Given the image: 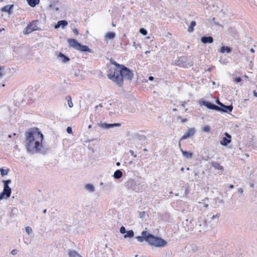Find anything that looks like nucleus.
<instances>
[{
    "mask_svg": "<svg viewBox=\"0 0 257 257\" xmlns=\"http://www.w3.org/2000/svg\"><path fill=\"white\" fill-rule=\"evenodd\" d=\"M232 52V48L229 46H222L220 47L219 52L221 53H226L227 54L230 53Z\"/></svg>",
    "mask_w": 257,
    "mask_h": 257,
    "instance_id": "nucleus-17",
    "label": "nucleus"
},
{
    "mask_svg": "<svg viewBox=\"0 0 257 257\" xmlns=\"http://www.w3.org/2000/svg\"><path fill=\"white\" fill-rule=\"evenodd\" d=\"M137 137H138V140L141 141L142 143L144 142L147 140L146 137L144 135H138L137 136Z\"/></svg>",
    "mask_w": 257,
    "mask_h": 257,
    "instance_id": "nucleus-32",
    "label": "nucleus"
},
{
    "mask_svg": "<svg viewBox=\"0 0 257 257\" xmlns=\"http://www.w3.org/2000/svg\"><path fill=\"white\" fill-rule=\"evenodd\" d=\"M18 253V250L16 249H14L12 250L11 251V253L13 254V255H15L17 253Z\"/></svg>",
    "mask_w": 257,
    "mask_h": 257,
    "instance_id": "nucleus-48",
    "label": "nucleus"
},
{
    "mask_svg": "<svg viewBox=\"0 0 257 257\" xmlns=\"http://www.w3.org/2000/svg\"><path fill=\"white\" fill-rule=\"evenodd\" d=\"M253 94L254 97H257V92L255 90H253Z\"/></svg>",
    "mask_w": 257,
    "mask_h": 257,
    "instance_id": "nucleus-55",
    "label": "nucleus"
},
{
    "mask_svg": "<svg viewBox=\"0 0 257 257\" xmlns=\"http://www.w3.org/2000/svg\"><path fill=\"white\" fill-rule=\"evenodd\" d=\"M100 126L104 129H109L112 127V123H107L106 122L100 123Z\"/></svg>",
    "mask_w": 257,
    "mask_h": 257,
    "instance_id": "nucleus-24",
    "label": "nucleus"
},
{
    "mask_svg": "<svg viewBox=\"0 0 257 257\" xmlns=\"http://www.w3.org/2000/svg\"><path fill=\"white\" fill-rule=\"evenodd\" d=\"M105 37L109 39H113L115 37V34L113 32H109L106 34Z\"/></svg>",
    "mask_w": 257,
    "mask_h": 257,
    "instance_id": "nucleus-29",
    "label": "nucleus"
},
{
    "mask_svg": "<svg viewBox=\"0 0 257 257\" xmlns=\"http://www.w3.org/2000/svg\"><path fill=\"white\" fill-rule=\"evenodd\" d=\"M220 216V213H217L216 215H213L212 217H211V219L213 220L215 218H218Z\"/></svg>",
    "mask_w": 257,
    "mask_h": 257,
    "instance_id": "nucleus-44",
    "label": "nucleus"
},
{
    "mask_svg": "<svg viewBox=\"0 0 257 257\" xmlns=\"http://www.w3.org/2000/svg\"><path fill=\"white\" fill-rule=\"evenodd\" d=\"M154 77H153V76H149V78H148V79H149V80H150V81H152V80H154Z\"/></svg>",
    "mask_w": 257,
    "mask_h": 257,
    "instance_id": "nucleus-56",
    "label": "nucleus"
},
{
    "mask_svg": "<svg viewBox=\"0 0 257 257\" xmlns=\"http://www.w3.org/2000/svg\"><path fill=\"white\" fill-rule=\"evenodd\" d=\"M125 233L126 234H125L123 236L124 238H132L134 236V232L133 230L126 231Z\"/></svg>",
    "mask_w": 257,
    "mask_h": 257,
    "instance_id": "nucleus-25",
    "label": "nucleus"
},
{
    "mask_svg": "<svg viewBox=\"0 0 257 257\" xmlns=\"http://www.w3.org/2000/svg\"><path fill=\"white\" fill-rule=\"evenodd\" d=\"M237 191H238V192L239 193H241V194H242V193H243V189H242V188H239V189H238V190H237Z\"/></svg>",
    "mask_w": 257,
    "mask_h": 257,
    "instance_id": "nucleus-54",
    "label": "nucleus"
},
{
    "mask_svg": "<svg viewBox=\"0 0 257 257\" xmlns=\"http://www.w3.org/2000/svg\"><path fill=\"white\" fill-rule=\"evenodd\" d=\"M9 171V169L5 170L3 168H0L1 175L2 177H4L6 175H7Z\"/></svg>",
    "mask_w": 257,
    "mask_h": 257,
    "instance_id": "nucleus-31",
    "label": "nucleus"
},
{
    "mask_svg": "<svg viewBox=\"0 0 257 257\" xmlns=\"http://www.w3.org/2000/svg\"><path fill=\"white\" fill-rule=\"evenodd\" d=\"M195 128L194 127L190 128L187 132L185 133L182 137L181 140H186L194 135Z\"/></svg>",
    "mask_w": 257,
    "mask_h": 257,
    "instance_id": "nucleus-14",
    "label": "nucleus"
},
{
    "mask_svg": "<svg viewBox=\"0 0 257 257\" xmlns=\"http://www.w3.org/2000/svg\"><path fill=\"white\" fill-rule=\"evenodd\" d=\"M177 118L181 119V122L182 123L186 122L188 120L187 118H182L181 116H178Z\"/></svg>",
    "mask_w": 257,
    "mask_h": 257,
    "instance_id": "nucleus-43",
    "label": "nucleus"
},
{
    "mask_svg": "<svg viewBox=\"0 0 257 257\" xmlns=\"http://www.w3.org/2000/svg\"><path fill=\"white\" fill-rule=\"evenodd\" d=\"M201 42L203 44H211L213 42V38L211 36H203L201 38Z\"/></svg>",
    "mask_w": 257,
    "mask_h": 257,
    "instance_id": "nucleus-15",
    "label": "nucleus"
},
{
    "mask_svg": "<svg viewBox=\"0 0 257 257\" xmlns=\"http://www.w3.org/2000/svg\"><path fill=\"white\" fill-rule=\"evenodd\" d=\"M211 165L215 169L218 170L223 172L224 168L220 165V164L216 162L212 161L211 162Z\"/></svg>",
    "mask_w": 257,
    "mask_h": 257,
    "instance_id": "nucleus-21",
    "label": "nucleus"
},
{
    "mask_svg": "<svg viewBox=\"0 0 257 257\" xmlns=\"http://www.w3.org/2000/svg\"><path fill=\"white\" fill-rule=\"evenodd\" d=\"M145 213H146V212L145 211L140 212L139 215H140V218H143L145 216Z\"/></svg>",
    "mask_w": 257,
    "mask_h": 257,
    "instance_id": "nucleus-45",
    "label": "nucleus"
},
{
    "mask_svg": "<svg viewBox=\"0 0 257 257\" xmlns=\"http://www.w3.org/2000/svg\"><path fill=\"white\" fill-rule=\"evenodd\" d=\"M176 65L188 68L191 67L193 65V63L190 60V58L187 56H181L178 59L176 60L175 61Z\"/></svg>",
    "mask_w": 257,
    "mask_h": 257,
    "instance_id": "nucleus-6",
    "label": "nucleus"
},
{
    "mask_svg": "<svg viewBox=\"0 0 257 257\" xmlns=\"http://www.w3.org/2000/svg\"><path fill=\"white\" fill-rule=\"evenodd\" d=\"M124 185L127 189L136 192H142L143 189V185H142V183H137L132 179H130L125 182Z\"/></svg>",
    "mask_w": 257,
    "mask_h": 257,
    "instance_id": "nucleus-5",
    "label": "nucleus"
},
{
    "mask_svg": "<svg viewBox=\"0 0 257 257\" xmlns=\"http://www.w3.org/2000/svg\"><path fill=\"white\" fill-rule=\"evenodd\" d=\"M112 127H115V126H121V123H112Z\"/></svg>",
    "mask_w": 257,
    "mask_h": 257,
    "instance_id": "nucleus-47",
    "label": "nucleus"
},
{
    "mask_svg": "<svg viewBox=\"0 0 257 257\" xmlns=\"http://www.w3.org/2000/svg\"><path fill=\"white\" fill-rule=\"evenodd\" d=\"M136 238L140 242L146 241L150 245L158 248H163L168 245L167 241L163 238L143 230L141 236H137Z\"/></svg>",
    "mask_w": 257,
    "mask_h": 257,
    "instance_id": "nucleus-3",
    "label": "nucleus"
},
{
    "mask_svg": "<svg viewBox=\"0 0 257 257\" xmlns=\"http://www.w3.org/2000/svg\"><path fill=\"white\" fill-rule=\"evenodd\" d=\"M215 67L214 66H212L211 67H209L208 68V69L207 70V71H209V72H211L212 71V70Z\"/></svg>",
    "mask_w": 257,
    "mask_h": 257,
    "instance_id": "nucleus-53",
    "label": "nucleus"
},
{
    "mask_svg": "<svg viewBox=\"0 0 257 257\" xmlns=\"http://www.w3.org/2000/svg\"><path fill=\"white\" fill-rule=\"evenodd\" d=\"M116 165L117 166H118H118H119L120 165V162H117V163H116Z\"/></svg>",
    "mask_w": 257,
    "mask_h": 257,
    "instance_id": "nucleus-61",
    "label": "nucleus"
},
{
    "mask_svg": "<svg viewBox=\"0 0 257 257\" xmlns=\"http://www.w3.org/2000/svg\"><path fill=\"white\" fill-rule=\"evenodd\" d=\"M32 28L36 29V31L40 30V29L37 27V23H35V24L32 27Z\"/></svg>",
    "mask_w": 257,
    "mask_h": 257,
    "instance_id": "nucleus-46",
    "label": "nucleus"
},
{
    "mask_svg": "<svg viewBox=\"0 0 257 257\" xmlns=\"http://www.w3.org/2000/svg\"><path fill=\"white\" fill-rule=\"evenodd\" d=\"M196 25V23L195 21H192L188 28V32L189 33H192L194 30V27Z\"/></svg>",
    "mask_w": 257,
    "mask_h": 257,
    "instance_id": "nucleus-27",
    "label": "nucleus"
},
{
    "mask_svg": "<svg viewBox=\"0 0 257 257\" xmlns=\"http://www.w3.org/2000/svg\"><path fill=\"white\" fill-rule=\"evenodd\" d=\"M180 151L182 153L183 156L186 159H191L193 157V153L189 151H184L182 149H180Z\"/></svg>",
    "mask_w": 257,
    "mask_h": 257,
    "instance_id": "nucleus-18",
    "label": "nucleus"
},
{
    "mask_svg": "<svg viewBox=\"0 0 257 257\" xmlns=\"http://www.w3.org/2000/svg\"><path fill=\"white\" fill-rule=\"evenodd\" d=\"M242 81V78L240 77L235 78L234 81L236 83H239Z\"/></svg>",
    "mask_w": 257,
    "mask_h": 257,
    "instance_id": "nucleus-41",
    "label": "nucleus"
},
{
    "mask_svg": "<svg viewBox=\"0 0 257 257\" xmlns=\"http://www.w3.org/2000/svg\"><path fill=\"white\" fill-rule=\"evenodd\" d=\"M186 102H185V101H184V102L181 104V105H182L183 107H185V104H186Z\"/></svg>",
    "mask_w": 257,
    "mask_h": 257,
    "instance_id": "nucleus-60",
    "label": "nucleus"
},
{
    "mask_svg": "<svg viewBox=\"0 0 257 257\" xmlns=\"http://www.w3.org/2000/svg\"><path fill=\"white\" fill-rule=\"evenodd\" d=\"M49 7H50V8H53H53H54V6H53V5H52V4H50V5H49Z\"/></svg>",
    "mask_w": 257,
    "mask_h": 257,
    "instance_id": "nucleus-62",
    "label": "nucleus"
},
{
    "mask_svg": "<svg viewBox=\"0 0 257 257\" xmlns=\"http://www.w3.org/2000/svg\"><path fill=\"white\" fill-rule=\"evenodd\" d=\"M68 42L69 47L79 51L81 52L93 53V51L90 49L88 46L79 43L78 41L75 39H68Z\"/></svg>",
    "mask_w": 257,
    "mask_h": 257,
    "instance_id": "nucleus-4",
    "label": "nucleus"
},
{
    "mask_svg": "<svg viewBox=\"0 0 257 257\" xmlns=\"http://www.w3.org/2000/svg\"><path fill=\"white\" fill-rule=\"evenodd\" d=\"M5 67L0 66V78H2L4 75L3 71L4 70Z\"/></svg>",
    "mask_w": 257,
    "mask_h": 257,
    "instance_id": "nucleus-39",
    "label": "nucleus"
},
{
    "mask_svg": "<svg viewBox=\"0 0 257 257\" xmlns=\"http://www.w3.org/2000/svg\"><path fill=\"white\" fill-rule=\"evenodd\" d=\"M27 3L31 7H35L39 4L40 0H27Z\"/></svg>",
    "mask_w": 257,
    "mask_h": 257,
    "instance_id": "nucleus-23",
    "label": "nucleus"
},
{
    "mask_svg": "<svg viewBox=\"0 0 257 257\" xmlns=\"http://www.w3.org/2000/svg\"><path fill=\"white\" fill-rule=\"evenodd\" d=\"M66 132L68 134H71L72 133V129L71 127L68 126L66 128Z\"/></svg>",
    "mask_w": 257,
    "mask_h": 257,
    "instance_id": "nucleus-42",
    "label": "nucleus"
},
{
    "mask_svg": "<svg viewBox=\"0 0 257 257\" xmlns=\"http://www.w3.org/2000/svg\"><path fill=\"white\" fill-rule=\"evenodd\" d=\"M66 99L68 101V105L69 107L70 108H72L73 106V103L72 101L71 97L70 95H67L66 97Z\"/></svg>",
    "mask_w": 257,
    "mask_h": 257,
    "instance_id": "nucleus-30",
    "label": "nucleus"
},
{
    "mask_svg": "<svg viewBox=\"0 0 257 257\" xmlns=\"http://www.w3.org/2000/svg\"><path fill=\"white\" fill-rule=\"evenodd\" d=\"M190 246L191 248V250H193V251H195L198 249L197 246L194 244H192Z\"/></svg>",
    "mask_w": 257,
    "mask_h": 257,
    "instance_id": "nucleus-37",
    "label": "nucleus"
},
{
    "mask_svg": "<svg viewBox=\"0 0 257 257\" xmlns=\"http://www.w3.org/2000/svg\"><path fill=\"white\" fill-rule=\"evenodd\" d=\"M249 51L251 53H254V51H255L253 48H251Z\"/></svg>",
    "mask_w": 257,
    "mask_h": 257,
    "instance_id": "nucleus-59",
    "label": "nucleus"
},
{
    "mask_svg": "<svg viewBox=\"0 0 257 257\" xmlns=\"http://www.w3.org/2000/svg\"><path fill=\"white\" fill-rule=\"evenodd\" d=\"M98 107H103L102 104V103H99V105H96L95 107V108L96 109Z\"/></svg>",
    "mask_w": 257,
    "mask_h": 257,
    "instance_id": "nucleus-52",
    "label": "nucleus"
},
{
    "mask_svg": "<svg viewBox=\"0 0 257 257\" xmlns=\"http://www.w3.org/2000/svg\"><path fill=\"white\" fill-rule=\"evenodd\" d=\"M119 231L121 234H125V232H126L125 228L123 226L120 227Z\"/></svg>",
    "mask_w": 257,
    "mask_h": 257,
    "instance_id": "nucleus-38",
    "label": "nucleus"
},
{
    "mask_svg": "<svg viewBox=\"0 0 257 257\" xmlns=\"http://www.w3.org/2000/svg\"><path fill=\"white\" fill-rule=\"evenodd\" d=\"M116 70L112 69L109 74V79L115 83L118 87H121L123 84L124 80L131 82L134 78L133 72L124 65L121 66L115 73Z\"/></svg>",
    "mask_w": 257,
    "mask_h": 257,
    "instance_id": "nucleus-2",
    "label": "nucleus"
},
{
    "mask_svg": "<svg viewBox=\"0 0 257 257\" xmlns=\"http://www.w3.org/2000/svg\"><path fill=\"white\" fill-rule=\"evenodd\" d=\"M85 189L91 192L95 190L94 186L92 184H86L85 186Z\"/></svg>",
    "mask_w": 257,
    "mask_h": 257,
    "instance_id": "nucleus-28",
    "label": "nucleus"
},
{
    "mask_svg": "<svg viewBox=\"0 0 257 257\" xmlns=\"http://www.w3.org/2000/svg\"><path fill=\"white\" fill-rule=\"evenodd\" d=\"M194 228L196 231L199 232L207 231V227L206 226V221L205 218L203 217L199 218L198 221L195 224Z\"/></svg>",
    "mask_w": 257,
    "mask_h": 257,
    "instance_id": "nucleus-7",
    "label": "nucleus"
},
{
    "mask_svg": "<svg viewBox=\"0 0 257 257\" xmlns=\"http://www.w3.org/2000/svg\"><path fill=\"white\" fill-rule=\"evenodd\" d=\"M25 230L28 234H30L32 232V228L30 226H27Z\"/></svg>",
    "mask_w": 257,
    "mask_h": 257,
    "instance_id": "nucleus-40",
    "label": "nucleus"
},
{
    "mask_svg": "<svg viewBox=\"0 0 257 257\" xmlns=\"http://www.w3.org/2000/svg\"><path fill=\"white\" fill-rule=\"evenodd\" d=\"M216 103L219 106V104H221L222 103L220 102L219 98H217L215 100Z\"/></svg>",
    "mask_w": 257,
    "mask_h": 257,
    "instance_id": "nucleus-49",
    "label": "nucleus"
},
{
    "mask_svg": "<svg viewBox=\"0 0 257 257\" xmlns=\"http://www.w3.org/2000/svg\"><path fill=\"white\" fill-rule=\"evenodd\" d=\"M199 103L200 105L205 106L206 107H207L208 109L213 110H216V109L218 108V106L215 105V104L213 103L212 102H211L208 101L206 100H200Z\"/></svg>",
    "mask_w": 257,
    "mask_h": 257,
    "instance_id": "nucleus-10",
    "label": "nucleus"
},
{
    "mask_svg": "<svg viewBox=\"0 0 257 257\" xmlns=\"http://www.w3.org/2000/svg\"><path fill=\"white\" fill-rule=\"evenodd\" d=\"M249 186H250V187H251V188H253L254 186V184H253V183H249Z\"/></svg>",
    "mask_w": 257,
    "mask_h": 257,
    "instance_id": "nucleus-58",
    "label": "nucleus"
},
{
    "mask_svg": "<svg viewBox=\"0 0 257 257\" xmlns=\"http://www.w3.org/2000/svg\"><path fill=\"white\" fill-rule=\"evenodd\" d=\"M210 127L209 125L204 126L202 128V131L205 132H209L210 131Z\"/></svg>",
    "mask_w": 257,
    "mask_h": 257,
    "instance_id": "nucleus-36",
    "label": "nucleus"
},
{
    "mask_svg": "<svg viewBox=\"0 0 257 257\" xmlns=\"http://www.w3.org/2000/svg\"><path fill=\"white\" fill-rule=\"evenodd\" d=\"M68 25V22L66 20H60L59 21L57 24L55 25V29H58L60 27H62V28H64Z\"/></svg>",
    "mask_w": 257,
    "mask_h": 257,
    "instance_id": "nucleus-16",
    "label": "nucleus"
},
{
    "mask_svg": "<svg viewBox=\"0 0 257 257\" xmlns=\"http://www.w3.org/2000/svg\"><path fill=\"white\" fill-rule=\"evenodd\" d=\"M4 186V187H9V185L11 183V180L10 179L7 180H3Z\"/></svg>",
    "mask_w": 257,
    "mask_h": 257,
    "instance_id": "nucleus-35",
    "label": "nucleus"
},
{
    "mask_svg": "<svg viewBox=\"0 0 257 257\" xmlns=\"http://www.w3.org/2000/svg\"><path fill=\"white\" fill-rule=\"evenodd\" d=\"M58 57L61 59L63 63H67L70 61V58L61 52L59 53Z\"/></svg>",
    "mask_w": 257,
    "mask_h": 257,
    "instance_id": "nucleus-20",
    "label": "nucleus"
},
{
    "mask_svg": "<svg viewBox=\"0 0 257 257\" xmlns=\"http://www.w3.org/2000/svg\"><path fill=\"white\" fill-rule=\"evenodd\" d=\"M225 137L220 142V144L224 147H226L231 142V136L227 132L224 133Z\"/></svg>",
    "mask_w": 257,
    "mask_h": 257,
    "instance_id": "nucleus-12",
    "label": "nucleus"
},
{
    "mask_svg": "<svg viewBox=\"0 0 257 257\" xmlns=\"http://www.w3.org/2000/svg\"><path fill=\"white\" fill-rule=\"evenodd\" d=\"M12 189L10 187H4L3 191L0 193V200L9 198L11 195Z\"/></svg>",
    "mask_w": 257,
    "mask_h": 257,
    "instance_id": "nucleus-9",
    "label": "nucleus"
},
{
    "mask_svg": "<svg viewBox=\"0 0 257 257\" xmlns=\"http://www.w3.org/2000/svg\"><path fill=\"white\" fill-rule=\"evenodd\" d=\"M110 62L111 63V64L114 65L115 67H110L109 70H108V71H107V77L108 78H109V76H110L109 74H110V72H111V69H113L114 70L116 69V70L115 71V73L116 74L117 71L119 69V68L121 67V66L123 65L122 64H118V63H117L112 58H111L110 59Z\"/></svg>",
    "mask_w": 257,
    "mask_h": 257,
    "instance_id": "nucleus-11",
    "label": "nucleus"
},
{
    "mask_svg": "<svg viewBox=\"0 0 257 257\" xmlns=\"http://www.w3.org/2000/svg\"><path fill=\"white\" fill-rule=\"evenodd\" d=\"M69 257H82L76 251L74 250L69 251Z\"/></svg>",
    "mask_w": 257,
    "mask_h": 257,
    "instance_id": "nucleus-26",
    "label": "nucleus"
},
{
    "mask_svg": "<svg viewBox=\"0 0 257 257\" xmlns=\"http://www.w3.org/2000/svg\"><path fill=\"white\" fill-rule=\"evenodd\" d=\"M24 142L27 152L31 154H46L48 149L43 147L42 142L44 136L41 130L38 127H32L25 132Z\"/></svg>",
    "mask_w": 257,
    "mask_h": 257,
    "instance_id": "nucleus-1",
    "label": "nucleus"
},
{
    "mask_svg": "<svg viewBox=\"0 0 257 257\" xmlns=\"http://www.w3.org/2000/svg\"><path fill=\"white\" fill-rule=\"evenodd\" d=\"M38 20H35L29 23V24L28 25V26L26 27V28L24 30V34H29L30 33H31L33 31H36V29L35 28H32V27L33 25L35 24V23H38Z\"/></svg>",
    "mask_w": 257,
    "mask_h": 257,
    "instance_id": "nucleus-13",
    "label": "nucleus"
},
{
    "mask_svg": "<svg viewBox=\"0 0 257 257\" xmlns=\"http://www.w3.org/2000/svg\"><path fill=\"white\" fill-rule=\"evenodd\" d=\"M43 213H44V214L46 213V212H47V209H44V210H43Z\"/></svg>",
    "mask_w": 257,
    "mask_h": 257,
    "instance_id": "nucleus-63",
    "label": "nucleus"
},
{
    "mask_svg": "<svg viewBox=\"0 0 257 257\" xmlns=\"http://www.w3.org/2000/svg\"><path fill=\"white\" fill-rule=\"evenodd\" d=\"M214 24L216 25H219V24L218 22H214Z\"/></svg>",
    "mask_w": 257,
    "mask_h": 257,
    "instance_id": "nucleus-64",
    "label": "nucleus"
},
{
    "mask_svg": "<svg viewBox=\"0 0 257 257\" xmlns=\"http://www.w3.org/2000/svg\"><path fill=\"white\" fill-rule=\"evenodd\" d=\"M234 188V185H232V184H230L229 185V189H233Z\"/></svg>",
    "mask_w": 257,
    "mask_h": 257,
    "instance_id": "nucleus-57",
    "label": "nucleus"
},
{
    "mask_svg": "<svg viewBox=\"0 0 257 257\" xmlns=\"http://www.w3.org/2000/svg\"><path fill=\"white\" fill-rule=\"evenodd\" d=\"M130 153H131V154L135 158L137 157V155L135 154H134V152L133 150H130Z\"/></svg>",
    "mask_w": 257,
    "mask_h": 257,
    "instance_id": "nucleus-51",
    "label": "nucleus"
},
{
    "mask_svg": "<svg viewBox=\"0 0 257 257\" xmlns=\"http://www.w3.org/2000/svg\"><path fill=\"white\" fill-rule=\"evenodd\" d=\"M233 110V106L232 104L229 105H225L223 103L218 106V108L216 111L221 112L222 113H229Z\"/></svg>",
    "mask_w": 257,
    "mask_h": 257,
    "instance_id": "nucleus-8",
    "label": "nucleus"
},
{
    "mask_svg": "<svg viewBox=\"0 0 257 257\" xmlns=\"http://www.w3.org/2000/svg\"><path fill=\"white\" fill-rule=\"evenodd\" d=\"M79 73H80V71L79 70H78V69L76 70H74V73L73 74H71V75H72L71 77L74 78V77H78L79 75Z\"/></svg>",
    "mask_w": 257,
    "mask_h": 257,
    "instance_id": "nucleus-34",
    "label": "nucleus"
},
{
    "mask_svg": "<svg viewBox=\"0 0 257 257\" xmlns=\"http://www.w3.org/2000/svg\"><path fill=\"white\" fill-rule=\"evenodd\" d=\"M139 32L143 36H146L148 33L147 30L144 28H141L139 30Z\"/></svg>",
    "mask_w": 257,
    "mask_h": 257,
    "instance_id": "nucleus-33",
    "label": "nucleus"
},
{
    "mask_svg": "<svg viewBox=\"0 0 257 257\" xmlns=\"http://www.w3.org/2000/svg\"><path fill=\"white\" fill-rule=\"evenodd\" d=\"M13 7H14V5H6V6H4L3 8H2L1 11L3 12H7L9 14H10L12 13V10L13 9Z\"/></svg>",
    "mask_w": 257,
    "mask_h": 257,
    "instance_id": "nucleus-19",
    "label": "nucleus"
},
{
    "mask_svg": "<svg viewBox=\"0 0 257 257\" xmlns=\"http://www.w3.org/2000/svg\"><path fill=\"white\" fill-rule=\"evenodd\" d=\"M122 175L123 173L121 170H117L114 172L113 177L115 179H119L122 177Z\"/></svg>",
    "mask_w": 257,
    "mask_h": 257,
    "instance_id": "nucleus-22",
    "label": "nucleus"
},
{
    "mask_svg": "<svg viewBox=\"0 0 257 257\" xmlns=\"http://www.w3.org/2000/svg\"><path fill=\"white\" fill-rule=\"evenodd\" d=\"M73 33L76 35H78L79 33H78V30L76 29V28H74L73 30Z\"/></svg>",
    "mask_w": 257,
    "mask_h": 257,
    "instance_id": "nucleus-50",
    "label": "nucleus"
}]
</instances>
